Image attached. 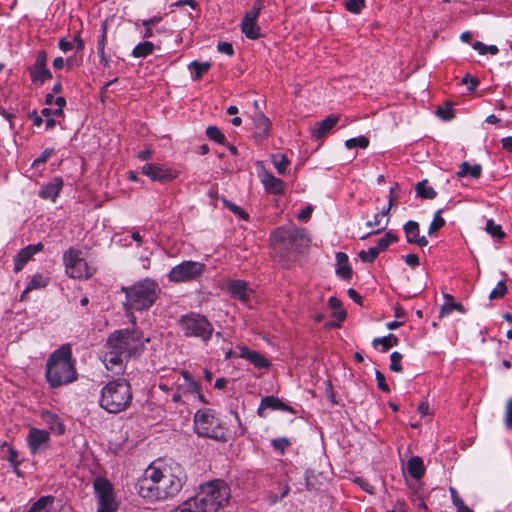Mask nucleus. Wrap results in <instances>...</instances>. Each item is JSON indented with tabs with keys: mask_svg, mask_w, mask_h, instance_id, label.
<instances>
[{
	"mask_svg": "<svg viewBox=\"0 0 512 512\" xmlns=\"http://www.w3.org/2000/svg\"><path fill=\"white\" fill-rule=\"evenodd\" d=\"M186 474L179 465L159 468L151 463L135 484L137 494L148 502L172 499L179 494Z\"/></svg>",
	"mask_w": 512,
	"mask_h": 512,
	"instance_id": "1",
	"label": "nucleus"
},
{
	"mask_svg": "<svg viewBox=\"0 0 512 512\" xmlns=\"http://www.w3.org/2000/svg\"><path fill=\"white\" fill-rule=\"evenodd\" d=\"M45 379L53 389L77 380V370L69 344H63L48 357L45 365Z\"/></svg>",
	"mask_w": 512,
	"mask_h": 512,
	"instance_id": "2",
	"label": "nucleus"
},
{
	"mask_svg": "<svg viewBox=\"0 0 512 512\" xmlns=\"http://www.w3.org/2000/svg\"><path fill=\"white\" fill-rule=\"evenodd\" d=\"M133 400L130 382L125 378L108 381L100 391L99 406L111 414L127 410Z\"/></svg>",
	"mask_w": 512,
	"mask_h": 512,
	"instance_id": "3",
	"label": "nucleus"
},
{
	"mask_svg": "<svg viewBox=\"0 0 512 512\" xmlns=\"http://www.w3.org/2000/svg\"><path fill=\"white\" fill-rule=\"evenodd\" d=\"M122 291L126 295L124 302L126 311H143L154 305L161 293V288L155 279L145 278L131 286L122 287Z\"/></svg>",
	"mask_w": 512,
	"mask_h": 512,
	"instance_id": "4",
	"label": "nucleus"
},
{
	"mask_svg": "<svg viewBox=\"0 0 512 512\" xmlns=\"http://www.w3.org/2000/svg\"><path fill=\"white\" fill-rule=\"evenodd\" d=\"M195 498L206 512H217L231 498L230 486L222 479H213L198 487Z\"/></svg>",
	"mask_w": 512,
	"mask_h": 512,
	"instance_id": "5",
	"label": "nucleus"
},
{
	"mask_svg": "<svg viewBox=\"0 0 512 512\" xmlns=\"http://www.w3.org/2000/svg\"><path fill=\"white\" fill-rule=\"evenodd\" d=\"M108 343L122 352L128 359L139 357L145 350V344L150 341L139 329H121L114 331L107 338Z\"/></svg>",
	"mask_w": 512,
	"mask_h": 512,
	"instance_id": "6",
	"label": "nucleus"
},
{
	"mask_svg": "<svg viewBox=\"0 0 512 512\" xmlns=\"http://www.w3.org/2000/svg\"><path fill=\"white\" fill-rule=\"evenodd\" d=\"M193 430L200 437L221 442L228 440L227 429L215 415V412L209 408L199 409L195 413Z\"/></svg>",
	"mask_w": 512,
	"mask_h": 512,
	"instance_id": "7",
	"label": "nucleus"
},
{
	"mask_svg": "<svg viewBox=\"0 0 512 512\" xmlns=\"http://www.w3.org/2000/svg\"><path fill=\"white\" fill-rule=\"evenodd\" d=\"M272 244L276 248L286 251H299L308 246L309 238L305 229L295 226H282L277 228L270 236Z\"/></svg>",
	"mask_w": 512,
	"mask_h": 512,
	"instance_id": "8",
	"label": "nucleus"
},
{
	"mask_svg": "<svg viewBox=\"0 0 512 512\" xmlns=\"http://www.w3.org/2000/svg\"><path fill=\"white\" fill-rule=\"evenodd\" d=\"M179 325L184 336L199 338L205 344L212 338L214 332L212 323L199 313L191 312L183 315Z\"/></svg>",
	"mask_w": 512,
	"mask_h": 512,
	"instance_id": "9",
	"label": "nucleus"
},
{
	"mask_svg": "<svg viewBox=\"0 0 512 512\" xmlns=\"http://www.w3.org/2000/svg\"><path fill=\"white\" fill-rule=\"evenodd\" d=\"M65 273L73 279H89L94 275L96 269L90 266L82 257L79 249L70 247L63 253Z\"/></svg>",
	"mask_w": 512,
	"mask_h": 512,
	"instance_id": "10",
	"label": "nucleus"
},
{
	"mask_svg": "<svg viewBox=\"0 0 512 512\" xmlns=\"http://www.w3.org/2000/svg\"><path fill=\"white\" fill-rule=\"evenodd\" d=\"M97 502L96 512H116L119 504L116 500L113 484L104 477H97L93 482Z\"/></svg>",
	"mask_w": 512,
	"mask_h": 512,
	"instance_id": "11",
	"label": "nucleus"
},
{
	"mask_svg": "<svg viewBox=\"0 0 512 512\" xmlns=\"http://www.w3.org/2000/svg\"><path fill=\"white\" fill-rule=\"evenodd\" d=\"M205 269L204 263L187 260L174 266L167 274V278L172 283L190 282L200 278Z\"/></svg>",
	"mask_w": 512,
	"mask_h": 512,
	"instance_id": "12",
	"label": "nucleus"
},
{
	"mask_svg": "<svg viewBox=\"0 0 512 512\" xmlns=\"http://www.w3.org/2000/svg\"><path fill=\"white\" fill-rule=\"evenodd\" d=\"M263 8L264 0H255L241 21V32L250 40H256L261 37V28L257 23V19Z\"/></svg>",
	"mask_w": 512,
	"mask_h": 512,
	"instance_id": "13",
	"label": "nucleus"
},
{
	"mask_svg": "<svg viewBox=\"0 0 512 512\" xmlns=\"http://www.w3.org/2000/svg\"><path fill=\"white\" fill-rule=\"evenodd\" d=\"M141 173L152 181L167 183L179 176V171L166 164L146 163L141 168Z\"/></svg>",
	"mask_w": 512,
	"mask_h": 512,
	"instance_id": "14",
	"label": "nucleus"
},
{
	"mask_svg": "<svg viewBox=\"0 0 512 512\" xmlns=\"http://www.w3.org/2000/svg\"><path fill=\"white\" fill-rule=\"evenodd\" d=\"M106 349L107 351L103 358L105 368L114 375L122 374L125 371L128 358L119 350L114 349L108 343V340L106 341Z\"/></svg>",
	"mask_w": 512,
	"mask_h": 512,
	"instance_id": "15",
	"label": "nucleus"
},
{
	"mask_svg": "<svg viewBox=\"0 0 512 512\" xmlns=\"http://www.w3.org/2000/svg\"><path fill=\"white\" fill-rule=\"evenodd\" d=\"M50 440L49 432L44 429L32 427L27 435V444L32 455L48 447Z\"/></svg>",
	"mask_w": 512,
	"mask_h": 512,
	"instance_id": "16",
	"label": "nucleus"
},
{
	"mask_svg": "<svg viewBox=\"0 0 512 512\" xmlns=\"http://www.w3.org/2000/svg\"><path fill=\"white\" fill-rule=\"evenodd\" d=\"M258 177L269 194L281 195L285 191V183L280 178L275 177L270 171L266 170L263 165L258 170Z\"/></svg>",
	"mask_w": 512,
	"mask_h": 512,
	"instance_id": "17",
	"label": "nucleus"
},
{
	"mask_svg": "<svg viewBox=\"0 0 512 512\" xmlns=\"http://www.w3.org/2000/svg\"><path fill=\"white\" fill-rule=\"evenodd\" d=\"M267 409L284 411L291 414L296 413L295 409L292 406L284 403L280 398L273 395L265 396L261 399L260 404L257 408V415L261 418H265V410Z\"/></svg>",
	"mask_w": 512,
	"mask_h": 512,
	"instance_id": "18",
	"label": "nucleus"
},
{
	"mask_svg": "<svg viewBox=\"0 0 512 512\" xmlns=\"http://www.w3.org/2000/svg\"><path fill=\"white\" fill-rule=\"evenodd\" d=\"M254 106L257 111L253 118L254 123V132L253 137L256 141H262L266 139L271 131V122L268 117L264 115L262 111L259 110L258 101H254Z\"/></svg>",
	"mask_w": 512,
	"mask_h": 512,
	"instance_id": "19",
	"label": "nucleus"
},
{
	"mask_svg": "<svg viewBox=\"0 0 512 512\" xmlns=\"http://www.w3.org/2000/svg\"><path fill=\"white\" fill-rule=\"evenodd\" d=\"M44 249L42 242L30 244L22 248L14 257V272H20L32 257Z\"/></svg>",
	"mask_w": 512,
	"mask_h": 512,
	"instance_id": "20",
	"label": "nucleus"
},
{
	"mask_svg": "<svg viewBox=\"0 0 512 512\" xmlns=\"http://www.w3.org/2000/svg\"><path fill=\"white\" fill-rule=\"evenodd\" d=\"M239 350L238 357L247 360L257 369L269 368L271 362L261 353L251 350L246 346H237Z\"/></svg>",
	"mask_w": 512,
	"mask_h": 512,
	"instance_id": "21",
	"label": "nucleus"
},
{
	"mask_svg": "<svg viewBox=\"0 0 512 512\" xmlns=\"http://www.w3.org/2000/svg\"><path fill=\"white\" fill-rule=\"evenodd\" d=\"M181 375L183 377V382L178 384L179 390L182 391L184 395H195L201 402L206 403V400L201 393L200 384L193 379L191 373L183 370L181 371Z\"/></svg>",
	"mask_w": 512,
	"mask_h": 512,
	"instance_id": "22",
	"label": "nucleus"
},
{
	"mask_svg": "<svg viewBox=\"0 0 512 512\" xmlns=\"http://www.w3.org/2000/svg\"><path fill=\"white\" fill-rule=\"evenodd\" d=\"M338 120V116L329 115L325 119L317 122L311 130V137L315 140L325 137L336 126Z\"/></svg>",
	"mask_w": 512,
	"mask_h": 512,
	"instance_id": "23",
	"label": "nucleus"
},
{
	"mask_svg": "<svg viewBox=\"0 0 512 512\" xmlns=\"http://www.w3.org/2000/svg\"><path fill=\"white\" fill-rule=\"evenodd\" d=\"M405 232L406 241L409 244H417L420 247H424L428 244V240L425 236L420 235L419 224L416 221L409 220L403 227Z\"/></svg>",
	"mask_w": 512,
	"mask_h": 512,
	"instance_id": "24",
	"label": "nucleus"
},
{
	"mask_svg": "<svg viewBox=\"0 0 512 512\" xmlns=\"http://www.w3.org/2000/svg\"><path fill=\"white\" fill-rule=\"evenodd\" d=\"M63 187V180L61 177H54L50 182L43 185L39 191V197L45 200L55 202Z\"/></svg>",
	"mask_w": 512,
	"mask_h": 512,
	"instance_id": "25",
	"label": "nucleus"
},
{
	"mask_svg": "<svg viewBox=\"0 0 512 512\" xmlns=\"http://www.w3.org/2000/svg\"><path fill=\"white\" fill-rule=\"evenodd\" d=\"M227 291L232 298L246 302L250 296V289L243 280H230L227 283Z\"/></svg>",
	"mask_w": 512,
	"mask_h": 512,
	"instance_id": "26",
	"label": "nucleus"
},
{
	"mask_svg": "<svg viewBox=\"0 0 512 512\" xmlns=\"http://www.w3.org/2000/svg\"><path fill=\"white\" fill-rule=\"evenodd\" d=\"M336 274L344 279V280H350L352 278V268L349 264L348 256L344 252H337L336 253Z\"/></svg>",
	"mask_w": 512,
	"mask_h": 512,
	"instance_id": "27",
	"label": "nucleus"
},
{
	"mask_svg": "<svg viewBox=\"0 0 512 512\" xmlns=\"http://www.w3.org/2000/svg\"><path fill=\"white\" fill-rule=\"evenodd\" d=\"M406 470L409 476L415 480H420L426 472L424 462L419 456H412L408 460Z\"/></svg>",
	"mask_w": 512,
	"mask_h": 512,
	"instance_id": "28",
	"label": "nucleus"
},
{
	"mask_svg": "<svg viewBox=\"0 0 512 512\" xmlns=\"http://www.w3.org/2000/svg\"><path fill=\"white\" fill-rule=\"evenodd\" d=\"M42 420L48 425L50 430L62 435L65 432V426L60 417L51 411H43L41 414Z\"/></svg>",
	"mask_w": 512,
	"mask_h": 512,
	"instance_id": "29",
	"label": "nucleus"
},
{
	"mask_svg": "<svg viewBox=\"0 0 512 512\" xmlns=\"http://www.w3.org/2000/svg\"><path fill=\"white\" fill-rule=\"evenodd\" d=\"M482 173V166L480 164L471 165L468 162L464 161L460 164L459 170L457 171V176L459 178H463L466 176H470L474 179H478Z\"/></svg>",
	"mask_w": 512,
	"mask_h": 512,
	"instance_id": "30",
	"label": "nucleus"
},
{
	"mask_svg": "<svg viewBox=\"0 0 512 512\" xmlns=\"http://www.w3.org/2000/svg\"><path fill=\"white\" fill-rule=\"evenodd\" d=\"M271 161L279 175H286L291 164L290 160L283 153L272 154Z\"/></svg>",
	"mask_w": 512,
	"mask_h": 512,
	"instance_id": "31",
	"label": "nucleus"
},
{
	"mask_svg": "<svg viewBox=\"0 0 512 512\" xmlns=\"http://www.w3.org/2000/svg\"><path fill=\"white\" fill-rule=\"evenodd\" d=\"M172 512H206L194 497L188 498L177 506Z\"/></svg>",
	"mask_w": 512,
	"mask_h": 512,
	"instance_id": "32",
	"label": "nucleus"
},
{
	"mask_svg": "<svg viewBox=\"0 0 512 512\" xmlns=\"http://www.w3.org/2000/svg\"><path fill=\"white\" fill-rule=\"evenodd\" d=\"M155 49V45L150 41H144L137 44L132 52L131 55L134 58H145L153 53Z\"/></svg>",
	"mask_w": 512,
	"mask_h": 512,
	"instance_id": "33",
	"label": "nucleus"
},
{
	"mask_svg": "<svg viewBox=\"0 0 512 512\" xmlns=\"http://www.w3.org/2000/svg\"><path fill=\"white\" fill-rule=\"evenodd\" d=\"M49 284V277L37 273L34 274L26 286V292H31L37 289H44Z\"/></svg>",
	"mask_w": 512,
	"mask_h": 512,
	"instance_id": "34",
	"label": "nucleus"
},
{
	"mask_svg": "<svg viewBox=\"0 0 512 512\" xmlns=\"http://www.w3.org/2000/svg\"><path fill=\"white\" fill-rule=\"evenodd\" d=\"M398 344V338L394 334H389L385 337L375 338L372 342L374 348L382 347V351L386 352L390 348Z\"/></svg>",
	"mask_w": 512,
	"mask_h": 512,
	"instance_id": "35",
	"label": "nucleus"
},
{
	"mask_svg": "<svg viewBox=\"0 0 512 512\" xmlns=\"http://www.w3.org/2000/svg\"><path fill=\"white\" fill-rule=\"evenodd\" d=\"M416 194L423 199H434L437 196L436 191L432 186L427 184V180H422L416 184Z\"/></svg>",
	"mask_w": 512,
	"mask_h": 512,
	"instance_id": "36",
	"label": "nucleus"
},
{
	"mask_svg": "<svg viewBox=\"0 0 512 512\" xmlns=\"http://www.w3.org/2000/svg\"><path fill=\"white\" fill-rule=\"evenodd\" d=\"M188 67L191 71H193V80H200L203 74L210 70L211 64L209 62H198L197 60H194L189 64Z\"/></svg>",
	"mask_w": 512,
	"mask_h": 512,
	"instance_id": "37",
	"label": "nucleus"
},
{
	"mask_svg": "<svg viewBox=\"0 0 512 512\" xmlns=\"http://www.w3.org/2000/svg\"><path fill=\"white\" fill-rule=\"evenodd\" d=\"M53 501L52 496H42L26 512H47L48 506L52 505Z\"/></svg>",
	"mask_w": 512,
	"mask_h": 512,
	"instance_id": "38",
	"label": "nucleus"
},
{
	"mask_svg": "<svg viewBox=\"0 0 512 512\" xmlns=\"http://www.w3.org/2000/svg\"><path fill=\"white\" fill-rule=\"evenodd\" d=\"M32 82L36 83L39 82L40 84H43L47 80H50L52 78V74L47 67L42 68H31L30 71Z\"/></svg>",
	"mask_w": 512,
	"mask_h": 512,
	"instance_id": "39",
	"label": "nucleus"
},
{
	"mask_svg": "<svg viewBox=\"0 0 512 512\" xmlns=\"http://www.w3.org/2000/svg\"><path fill=\"white\" fill-rule=\"evenodd\" d=\"M370 144L369 138L361 135L358 137H353L350 139H347L345 141V147L347 149H354V148H360V149H366L368 148Z\"/></svg>",
	"mask_w": 512,
	"mask_h": 512,
	"instance_id": "40",
	"label": "nucleus"
},
{
	"mask_svg": "<svg viewBox=\"0 0 512 512\" xmlns=\"http://www.w3.org/2000/svg\"><path fill=\"white\" fill-rule=\"evenodd\" d=\"M445 302L441 309V314H449L454 310L464 312V308L461 303L454 302L453 296L444 294Z\"/></svg>",
	"mask_w": 512,
	"mask_h": 512,
	"instance_id": "41",
	"label": "nucleus"
},
{
	"mask_svg": "<svg viewBox=\"0 0 512 512\" xmlns=\"http://www.w3.org/2000/svg\"><path fill=\"white\" fill-rule=\"evenodd\" d=\"M485 231L497 240H502L505 237V233L502 230L501 225L496 224L493 219L487 220Z\"/></svg>",
	"mask_w": 512,
	"mask_h": 512,
	"instance_id": "42",
	"label": "nucleus"
},
{
	"mask_svg": "<svg viewBox=\"0 0 512 512\" xmlns=\"http://www.w3.org/2000/svg\"><path fill=\"white\" fill-rule=\"evenodd\" d=\"M397 241H398V237L391 231H388L385 233V235L382 238L379 239L375 248L380 253V252L385 251L392 243H395Z\"/></svg>",
	"mask_w": 512,
	"mask_h": 512,
	"instance_id": "43",
	"label": "nucleus"
},
{
	"mask_svg": "<svg viewBox=\"0 0 512 512\" xmlns=\"http://www.w3.org/2000/svg\"><path fill=\"white\" fill-rule=\"evenodd\" d=\"M443 209H439L435 212L432 222L430 223L428 233L429 235L434 234L439 231L441 228L445 226V220L442 218L441 214Z\"/></svg>",
	"mask_w": 512,
	"mask_h": 512,
	"instance_id": "44",
	"label": "nucleus"
},
{
	"mask_svg": "<svg viewBox=\"0 0 512 512\" xmlns=\"http://www.w3.org/2000/svg\"><path fill=\"white\" fill-rule=\"evenodd\" d=\"M206 135L207 137L218 143V144H224L225 143V140H226V137L225 135L222 133V131L216 127V126H208L207 129H206Z\"/></svg>",
	"mask_w": 512,
	"mask_h": 512,
	"instance_id": "45",
	"label": "nucleus"
},
{
	"mask_svg": "<svg viewBox=\"0 0 512 512\" xmlns=\"http://www.w3.org/2000/svg\"><path fill=\"white\" fill-rule=\"evenodd\" d=\"M271 446L280 454H284L286 449L291 446V442L286 437H279L271 440Z\"/></svg>",
	"mask_w": 512,
	"mask_h": 512,
	"instance_id": "46",
	"label": "nucleus"
},
{
	"mask_svg": "<svg viewBox=\"0 0 512 512\" xmlns=\"http://www.w3.org/2000/svg\"><path fill=\"white\" fill-rule=\"evenodd\" d=\"M4 447H7V456L4 458L11 464V466H19L21 461L19 460L18 451L6 442L3 444V448Z\"/></svg>",
	"mask_w": 512,
	"mask_h": 512,
	"instance_id": "47",
	"label": "nucleus"
},
{
	"mask_svg": "<svg viewBox=\"0 0 512 512\" xmlns=\"http://www.w3.org/2000/svg\"><path fill=\"white\" fill-rule=\"evenodd\" d=\"M378 255H379V252L375 248V246L370 247L368 250H361L358 253V256L361 259V261L366 262V263L374 262L376 260V258L378 257Z\"/></svg>",
	"mask_w": 512,
	"mask_h": 512,
	"instance_id": "48",
	"label": "nucleus"
},
{
	"mask_svg": "<svg viewBox=\"0 0 512 512\" xmlns=\"http://www.w3.org/2000/svg\"><path fill=\"white\" fill-rule=\"evenodd\" d=\"M507 293V286L504 280L497 283L496 287L490 292L489 299L496 300L501 299Z\"/></svg>",
	"mask_w": 512,
	"mask_h": 512,
	"instance_id": "49",
	"label": "nucleus"
},
{
	"mask_svg": "<svg viewBox=\"0 0 512 512\" xmlns=\"http://www.w3.org/2000/svg\"><path fill=\"white\" fill-rule=\"evenodd\" d=\"M365 7V0H347L345 8L353 14H359Z\"/></svg>",
	"mask_w": 512,
	"mask_h": 512,
	"instance_id": "50",
	"label": "nucleus"
},
{
	"mask_svg": "<svg viewBox=\"0 0 512 512\" xmlns=\"http://www.w3.org/2000/svg\"><path fill=\"white\" fill-rule=\"evenodd\" d=\"M403 356L400 352L394 351L390 355V370L396 373L402 371L401 360Z\"/></svg>",
	"mask_w": 512,
	"mask_h": 512,
	"instance_id": "51",
	"label": "nucleus"
},
{
	"mask_svg": "<svg viewBox=\"0 0 512 512\" xmlns=\"http://www.w3.org/2000/svg\"><path fill=\"white\" fill-rule=\"evenodd\" d=\"M223 204L227 209H229L235 215H238L242 219H245V220L248 219V214L246 212H244L243 209L241 207H239L238 205L234 204L233 202H231L227 199H223Z\"/></svg>",
	"mask_w": 512,
	"mask_h": 512,
	"instance_id": "52",
	"label": "nucleus"
},
{
	"mask_svg": "<svg viewBox=\"0 0 512 512\" xmlns=\"http://www.w3.org/2000/svg\"><path fill=\"white\" fill-rule=\"evenodd\" d=\"M54 152L53 148H46L41 155L32 162V168H38L39 165L46 163Z\"/></svg>",
	"mask_w": 512,
	"mask_h": 512,
	"instance_id": "53",
	"label": "nucleus"
},
{
	"mask_svg": "<svg viewBox=\"0 0 512 512\" xmlns=\"http://www.w3.org/2000/svg\"><path fill=\"white\" fill-rule=\"evenodd\" d=\"M106 39H107V25L106 23H103L101 25L98 41H97V52H103L105 50L106 45Z\"/></svg>",
	"mask_w": 512,
	"mask_h": 512,
	"instance_id": "54",
	"label": "nucleus"
},
{
	"mask_svg": "<svg viewBox=\"0 0 512 512\" xmlns=\"http://www.w3.org/2000/svg\"><path fill=\"white\" fill-rule=\"evenodd\" d=\"M452 494V500L454 505L457 507L458 512H473L469 507H467L463 500L457 495L456 490L454 488L450 489Z\"/></svg>",
	"mask_w": 512,
	"mask_h": 512,
	"instance_id": "55",
	"label": "nucleus"
},
{
	"mask_svg": "<svg viewBox=\"0 0 512 512\" xmlns=\"http://www.w3.org/2000/svg\"><path fill=\"white\" fill-rule=\"evenodd\" d=\"M462 83L467 85L468 90L472 92L479 85V80L470 74H466L462 79Z\"/></svg>",
	"mask_w": 512,
	"mask_h": 512,
	"instance_id": "56",
	"label": "nucleus"
},
{
	"mask_svg": "<svg viewBox=\"0 0 512 512\" xmlns=\"http://www.w3.org/2000/svg\"><path fill=\"white\" fill-rule=\"evenodd\" d=\"M375 378L377 381V387L381 391L386 392V393L390 391V388H389L388 384L386 383L385 376L382 372L377 370L375 373Z\"/></svg>",
	"mask_w": 512,
	"mask_h": 512,
	"instance_id": "57",
	"label": "nucleus"
},
{
	"mask_svg": "<svg viewBox=\"0 0 512 512\" xmlns=\"http://www.w3.org/2000/svg\"><path fill=\"white\" fill-rule=\"evenodd\" d=\"M504 422L506 427L512 428V398L506 402Z\"/></svg>",
	"mask_w": 512,
	"mask_h": 512,
	"instance_id": "58",
	"label": "nucleus"
},
{
	"mask_svg": "<svg viewBox=\"0 0 512 512\" xmlns=\"http://www.w3.org/2000/svg\"><path fill=\"white\" fill-rule=\"evenodd\" d=\"M47 54L44 50L38 51L35 59V63L32 68L38 69L42 67H46Z\"/></svg>",
	"mask_w": 512,
	"mask_h": 512,
	"instance_id": "59",
	"label": "nucleus"
},
{
	"mask_svg": "<svg viewBox=\"0 0 512 512\" xmlns=\"http://www.w3.org/2000/svg\"><path fill=\"white\" fill-rule=\"evenodd\" d=\"M437 115L442 118L443 120H450L453 118L454 114H453V110L451 107L447 106V107H440L437 109Z\"/></svg>",
	"mask_w": 512,
	"mask_h": 512,
	"instance_id": "60",
	"label": "nucleus"
},
{
	"mask_svg": "<svg viewBox=\"0 0 512 512\" xmlns=\"http://www.w3.org/2000/svg\"><path fill=\"white\" fill-rule=\"evenodd\" d=\"M218 51L221 53H225L228 56H232L234 54V49L231 43L228 42H219Z\"/></svg>",
	"mask_w": 512,
	"mask_h": 512,
	"instance_id": "61",
	"label": "nucleus"
},
{
	"mask_svg": "<svg viewBox=\"0 0 512 512\" xmlns=\"http://www.w3.org/2000/svg\"><path fill=\"white\" fill-rule=\"evenodd\" d=\"M404 259L406 264L412 268H415L420 264L418 255L414 253L407 254Z\"/></svg>",
	"mask_w": 512,
	"mask_h": 512,
	"instance_id": "62",
	"label": "nucleus"
},
{
	"mask_svg": "<svg viewBox=\"0 0 512 512\" xmlns=\"http://www.w3.org/2000/svg\"><path fill=\"white\" fill-rule=\"evenodd\" d=\"M72 63V60L71 58H68L67 60H65L64 58L62 57H56L54 60H53V67L54 69L56 70H60L62 69L65 65H68L70 66Z\"/></svg>",
	"mask_w": 512,
	"mask_h": 512,
	"instance_id": "63",
	"label": "nucleus"
},
{
	"mask_svg": "<svg viewBox=\"0 0 512 512\" xmlns=\"http://www.w3.org/2000/svg\"><path fill=\"white\" fill-rule=\"evenodd\" d=\"M58 47L62 52L67 53L73 48V43L66 38H61L58 42Z\"/></svg>",
	"mask_w": 512,
	"mask_h": 512,
	"instance_id": "64",
	"label": "nucleus"
}]
</instances>
